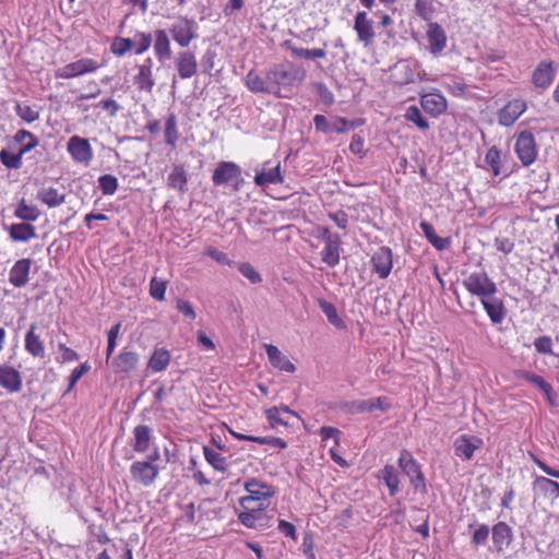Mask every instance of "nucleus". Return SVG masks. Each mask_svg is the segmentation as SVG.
<instances>
[{
  "label": "nucleus",
  "mask_w": 559,
  "mask_h": 559,
  "mask_svg": "<svg viewBox=\"0 0 559 559\" xmlns=\"http://www.w3.org/2000/svg\"><path fill=\"white\" fill-rule=\"evenodd\" d=\"M67 151L75 163L90 165L94 154L93 148L87 139L73 135L67 143Z\"/></svg>",
  "instance_id": "obj_7"
},
{
  "label": "nucleus",
  "mask_w": 559,
  "mask_h": 559,
  "mask_svg": "<svg viewBox=\"0 0 559 559\" xmlns=\"http://www.w3.org/2000/svg\"><path fill=\"white\" fill-rule=\"evenodd\" d=\"M515 153L523 164L530 166L537 156V147L533 133L531 131H522L515 142Z\"/></svg>",
  "instance_id": "obj_5"
},
{
  "label": "nucleus",
  "mask_w": 559,
  "mask_h": 559,
  "mask_svg": "<svg viewBox=\"0 0 559 559\" xmlns=\"http://www.w3.org/2000/svg\"><path fill=\"white\" fill-rule=\"evenodd\" d=\"M238 271L252 284H259L262 282V276L249 262L239 263Z\"/></svg>",
  "instance_id": "obj_55"
},
{
  "label": "nucleus",
  "mask_w": 559,
  "mask_h": 559,
  "mask_svg": "<svg viewBox=\"0 0 559 559\" xmlns=\"http://www.w3.org/2000/svg\"><path fill=\"white\" fill-rule=\"evenodd\" d=\"M203 454L206 462L218 472H226L228 468L227 460L225 456L221 455L218 452L214 451L207 445L203 447Z\"/></svg>",
  "instance_id": "obj_44"
},
{
  "label": "nucleus",
  "mask_w": 559,
  "mask_h": 559,
  "mask_svg": "<svg viewBox=\"0 0 559 559\" xmlns=\"http://www.w3.org/2000/svg\"><path fill=\"white\" fill-rule=\"evenodd\" d=\"M134 46V41L131 38H117L111 45V52L116 56H123L130 51Z\"/></svg>",
  "instance_id": "obj_56"
},
{
  "label": "nucleus",
  "mask_w": 559,
  "mask_h": 559,
  "mask_svg": "<svg viewBox=\"0 0 559 559\" xmlns=\"http://www.w3.org/2000/svg\"><path fill=\"white\" fill-rule=\"evenodd\" d=\"M131 39L134 41L136 55L144 53L152 45V36L148 33L139 32Z\"/></svg>",
  "instance_id": "obj_54"
},
{
  "label": "nucleus",
  "mask_w": 559,
  "mask_h": 559,
  "mask_svg": "<svg viewBox=\"0 0 559 559\" xmlns=\"http://www.w3.org/2000/svg\"><path fill=\"white\" fill-rule=\"evenodd\" d=\"M216 52L212 49H206L201 58V67L204 73H210L215 66Z\"/></svg>",
  "instance_id": "obj_64"
},
{
  "label": "nucleus",
  "mask_w": 559,
  "mask_h": 559,
  "mask_svg": "<svg viewBox=\"0 0 559 559\" xmlns=\"http://www.w3.org/2000/svg\"><path fill=\"white\" fill-rule=\"evenodd\" d=\"M154 51L159 62L170 59V40L165 29L155 32Z\"/></svg>",
  "instance_id": "obj_34"
},
{
  "label": "nucleus",
  "mask_w": 559,
  "mask_h": 559,
  "mask_svg": "<svg viewBox=\"0 0 559 559\" xmlns=\"http://www.w3.org/2000/svg\"><path fill=\"white\" fill-rule=\"evenodd\" d=\"M179 131L177 124V117L174 112H170L165 120L164 139L165 143L175 148L179 140Z\"/></svg>",
  "instance_id": "obj_42"
},
{
  "label": "nucleus",
  "mask_w": 559,
  "mask_h": 559,
  "mask_svg": "<svg viewBox=\"0 0 559 559\" xmlns=\"http://www.w3.org/2000/svg\"><path fill=\"white\" fill-rule=\"evenodd\" d=\"M284 46L292 52L294 57L304 59H321L324 58L326 52L320 48L305 49L296 47L290 40H285Z\"/></svg>",
  "instance_id": "obj_43"
},
{
  "label": "nucleus",
  "mask_w": 559,
  "mask_h": 559,
  "mask_svg": "<svg viewBox=\"0 0 559 559\" xmlns=\"http://www.w3.org/2000/svg\"><path fill=\"white\" fill-rule=\"evenodd\" d=\"M341 251V237L334 238L325 242L321 252L322 261L331 267H334L340 262Z\"/></svg>",
  "instance_id": "obj_36"
},
{
  "label": "nucleus",
  "mask_w": 559,
  "mask_h": 559,
  "mask_svg": "<svg viewBox=\"0 0 559 559\" xmlns=\"http://www.w3.org/2000/svg\"><path fill=\"white\" fill-rule=\"evenodd\" d=\"M39 215V210L36 206L26 204L24 199L21 200L14 211V216L24 222H35Z\"/></svg>",
  "instance_id": "obj_45"
},
{
  "label": "nucleus",
  "mask_w": 559,
  "mask_h": 559,
  "mask_svg": "<svg viewBox=\"0 0 559 559\" xmlns=\"http://www.w3.org/2000/svg\"><path fill=\"white\" fill-rule=\"evenodd\" d=\"M426 36L429 51L435 56L441 53L445 48L448 40L447 34L442 26L436 22L428 23Z\"/></svg>",
  "instance_id": "obj_14"
},
{
  "label": "nucleus",
  "mask_w": 559,
  "mask_h": 559,
  "mask_svg": "<svg viewBox=\"0 0 559 559\" xmlns=\"http://www.w3.org/2000/svg\"><path fill=\"white\" fill-rule=\"evenodd\" d=\"M379 478L383 480L385 486L389 488L391 497H394L400 491V478L397 471L393 465H385L381 471Z\"/></svg>",
  "instance_id": "obj_40"
},
{
  "label": "nucleus",
  "mask_w": 559,
  "mask_h": 559,
  "mask_svg": "<svg viewBox=\"0 0 559 559\" xmlns=\"http://www.w3.org/2000/svg\"><path fill=\"white\" fill-rule=\"evenodd\" d=\"M132 479L144 487L151 486L159 474V467L151 462L135 461L130 466Z\"/></svg>",
  "instance_id": "obj_9"
},
{
  "label": "nucleus",
  "mask_w": 559,
  "mask_h": 559,
  "mask_svg": "<svg viewBox=\"0 0 559 559\" xmlns=\"http://www.w3.org/2000/svg\"><path fill=\"white\" fill-rule=\"evenodd\" d=\"M404 117L407 121L413 122L420 130L425 131L429 129L428 120L423 116L420 109L417 106H409L406 109Z\"/></svg>",
  "instance_id": "obj_48"
},
{
  "label": "nucleus",
  "mask_w": 559,
  "mask_h": 559,
  "mask_svg": "<svg viewBox=\"0 0 559 559\" xmlns=\"http://www.w3.org/2000/svg\"><path fill=\"white\" fill-rule=\"evenodd\" d=\"M167 282L153 277L150 283V294L156 300H164Z\"/></svg>",
  "instance_id": "obj_57"
},
{
  "label": "nucleus",
  "mask_w": 559,
  "mask_h": 559,
  "mask_svg": "<svg viewBox=\"0 0 559 559\" xmlns=\"http://www.w3.org/2000/svg\"><path fill=\"white\" fill-rule=\"evenodd\" d=\"M527 106L523 99L515 98L508 102L499 111H498V121L499 124L503 127H511L514 122L520 118L522 114L525 112Z\"/></svg>",
  "instance_id": "obj_12"
},
{
  "label": "nucleus",
  "mask_w": 559,
  "mask_h": 559,
  "mask_svg": "<svg viewBox=\"0 0 559 559\" xmlns=\"http://www.w3.org/2000/svg\"><path fill=\"white\" fill-rule=\"evenodd\" d=\"M99 68L97 61L91 58H82L63 66L56 71L58 79H72L86 73H93Z\"/></svg>",
  "instance_id": "obj_8"
},
{
  "label": "nucleus",
  "mask_w": 559,
  "mask_h": 559,
  "mask_svg": "<svg viewBox=\"0 0 559 559\" xmlns=\"http://www.w3.org/2000/svg\"><path fill=\"white\" fill-rule=\"evenodd\" d=\"M90 370V365L84 362L79 367L74 368L69 378L68 391L72 390L76 382Z\"/></svg>",
  "instance_id": "obj_63"
},
{
  "label": "nucleus",
  "mask_w": 559,
  "mask_h": 559,
  "mask_svg": "<svg viewBox=\"0 0 559 559\" xmlns=\"http://www.w3.org/2000/svg\"><path fill=\"white\" fill-rule=\"evenodd\" d=\"M513 542L512 527L506 522H498L492 527V543L498 552H502L510 547Z\"/></svg>",
  "instance_id": "obj_24"
},
{
  "label": "nucleus",
  "mask_w": 559,
  "mask_h": 559,
  "mask_svg": "<svg viewBox=\"0 0 559 559\" xmlns=\"http://www.w3.org/2000/svg\"><path fill=\"white\" fill-rule=\"evenodd\" d=\"M364 123L361 119L347 120L343 117H336L332 122V132L344 133L348 130L356 129Z\"/></svg>",
  "instance_id": "obj_51"
},
{
  "label": "nucleus",
  "mask_w": 559,
  "mask_h": 559,
  "mask_svg": "<svg viewBox=\"0 0 559 559\" xmlns=\"http://www.w3.org/2000/svg\"><path fill=\"white\" fill-rule=\"evenodd\" d=\"M373 271L380 278H386L393 266L392 251L389 247H380L371 257Z\"/></svg>",
  "instance_id": "obj_17"
},
{
  "label": "nucleus",
  "mask_w": 559,
  "mask_h": 559,
  "mask_svg": "<svg viewBox=\"0 0 559 559\" xmlns=\"http://www.w3.org/2000/svg\"><path fill=\"white\" fill-rule=\"evenodd\" d=\"M319 307L332 325L336 328H345L344 321L340 318L337 310L333 304L325 300H320Z\"/></svg>",
  "instance_id": "obj_46"
},
{
  "label": "nucleus",
  "mask_w": 559,
  "mask_h": 559,
  "mask_svg": "<svg viewBox=\"0 0 559 559\" xmlns=\"http://www.w3.org/2000/svg\"><path fill=\"white\" fill-rule=\"evenodd\" d=\"M0 162L8 169H20L23 160L17 153H12L8 148L0 151Z\"/></svg>",
  "instance_id": "obj_49"
},
{
  "label": "nucleus",
  "mask_w": 559,
  "mask_h": 559,
  "mask_svg": "<svg viewBox=\"0 0 559 559\" xmlns=\"http://www.w3.org/2000/svg\"><path fill=\"white\" fill-rule=\"evenodd\" d=\"M420 105L423 109L432 117L440 116L448 107L445 97L439 92L423 94Z\"/></svg>",
  "instance_id": "obj_20"
},
{
  "label": "nucleus",
  "mask_w": 559,
  "mask_h": 559,
  "mask_svg": "<svg viewBox=\"0 0 559 559\" xmlns=\"http://www.w3.org/2000/svg\"><path fill=\"white\" fill-rule=\"evenodd\" d=\"M205 254L221 265H233V261L228 258V255L213 246H210L205 249Z\"/></svg>",
  "instance_id": "obj_59"
},
{
  "label": "nucleus",
  "mask_w": 559,
  "mask_h": 559,
  "mask_svg": "<svg viewBox=\"0 0 559 559\" xmlns=\"http://www.w3.org/2000/svg\"><path fill=\"white\" fill-rule=\"evenodd\" d=\"M519 377L537 386L545 395H549L551 392V385L543 377L534 372L523 370L519 372Z\"/></svg>",
  "instance_id": "obj_47"
},
{
  "label": "nucleus",
  "mask_w": 559,
  "mask_h": 559,
  "mask_svg": "<svg viewBox=\"0 0 559 559\" xmlns=\"http://www.w3.org/2000/svg\"><path fill=\"white\" fill-rule=\"evenodd\" d=\"M153 438V430L147 425H138L133 429V450L138 453H144L148 450Z\"/></svg>",
  "instance_id": "obj_31"
},
{
  "label": "nucleus",
  "mask_w": 559,
  "mask_h": 559,
  "mask_svg": "<svg viewBox=\"0 0 559 559\" xmlns=\"http://www.w3.org/2000/svg\"><path fill=\"white\" fill-rule=\"evenodd\" d=\"M555 79V68L551 61H542L532 74V83L537 88H547Z\"/></svg>",
  "instance_id": "obj_25"
},
{
  "label": "nucleus",
  "mask_w": 559,
  "mask_h": 559,
  "mask_svg": "<svg viewBox=\"0 0 559 559\" xmlns=\"http://www.w3.org/2000/svg\"><path fill=\"white\" fill-rule=\"evenodd\" d=\"M176 68L178 75L182 80L192 78L198 72V61L195 53L191 50H182L176 57Z\"/></svg>",
  "instance_id": "obj_16"
},
{
  "label": "nucleus",
  "mask_w": 559,
  "mask_h": 559,
  "mask_svg": "<svg viewBox=\"0 0 559 559\" xmlns=\"http://www.w3.org/2000/svg\"><path fill=\"white\" fill-rule=\"evenodd\" d=\"M349 407L352 413L385 412L391 407V402L386 396H378L369 400L354 401Z\"/></svg>",
  "instance_id": "obj_19"
},
{
  "label": "nucleus",
  "mask_w": 559,
  "mask_h": 559,
  "mask_svg": "<svg viewBox=\"0 0 559 559\" xmlns=\"http://www.w3.org/2000/svg\"><path fill=\"white\" fill-rule=\"evenodd\" d=\"M15 112L26 123H33L39 119V112L37 110H34L31 106L21 103H16Z\"/></svg>",
  "instance_id": "obj_52"
},
{
  "label": "nucleus",
  "mask_w": 559,
  "mask_h": 559,
  "mask_svg": "<svg viewBox=\"0 0 559 559\" xmlns=\"http://www.w3.org/2000/svg\"><path fill=\"white\" fill-rule=\"evenodd\" d=\"M98 186L103 194L111 195L118 189V179L112 175H103L98 178Z\"/></svg>",
  "instance_id": "obj_53"
},
{
  "label": "nucleus",
  "mask_w": 559,
  "mask_h": 559,
  "mask_svg": "<svg viewBox=\"0 0 559 559\" xmlns=\"http://www.w3.org/2000/svg\"><path fill=\"white\" fill-rule=\"evenodd\" d=\"M32 260L28 258L17 260L10 270L9 281L14 287H23L28 283Z\"/></svg>",
  "instance_id": "obj_26"
},
{
  "label": "nucleus",
  "mask_w": 559,
  "mask_h": 559,
  "mask_svg": "<svg viewBox=\"0 0 559 559\" xmlns=\"http://www.w3.org/2000/svg\"><path fill=\"white\" fill-rule=\"evenodd\" d=\"M283 181L280 163L275 166H270V162L264 163L261 170L257 171L254 176V183L259 187L283 183Z\"/></svg>",
  "instance_id": "obj_23"
},
{
  "label": "nucleus",
  "mask_w": 559,
  "mask_h": 559,
  "mask_svg": "<svg viewBox=\"0 0 559 559\" xmlns=\"http://www.w3.org/2000/svg\"><path fill=\"white\" fill-rule=\"evenodd\" d=\"M240 176V168L233 162H219L213 173L215 186L227 185Z\"/></svg>",
  "instance_id": "obj_18"
},
{
  "label": "nucleus",
  "mask_w": 559,
  "mask_h": 559,
  "mask_svg": "<svg viewBox=\"0 0 559 559\" xmlns=\"http://www.w3.org/2000/svg\"><path fill=\"white\" fill-rule=\"evenodd\" d=\"M489 526L486 524L479 525L473 533L472 544L475 547L483 546L487 543L489 537Z\"/></svg>",
  "instance_id": "obj_60"
},
{
  "label": "nucleus",
  "mask_w": 559,
  "mask_h": 559,
  "mask_svg": "<svg viewBox=\"0 0 559 559\" xmlns=\"http://www.w3.org/2000/svg\"><path fill=\"white\" fill-rule=\"evenodd\" d=\"M269 83H271L273 95L281 97L282 87H290L301 83L306 78V71L290 61L273 64L267 70Z\"/></svg>",
  "instance_id": "obj_1"
},
{
  "label": "nucleus",
  "mask_w": 559,
  "mask_h": 559,
  "mask_svg": "<svg viewBox=\"0 0 559 559\" xmlns=\"http://www.w3.org/2000/svg\"><path fill=\"white\" fill-rule=\"evenodd\" d=\"M36 324H32L25 335V349L34 357H44L45 346L39 335L35 333Z\"/></svg>",
  "instance_id": "obj_37"
},
{
  "label": "nucleus",
  "mask_w": 559,
  "mask_h": 559,
  "mask_svg": "<svg viewBox=\"0 0 559 559\" xmlns=\"http://www.w3.org/2000/svg\"><path fill=\"white\" fill-rule=\"evenodd\" d=\"M134 85L139 91H144L146 93H152L153 87L155 85V80L153 76V60L152 58H146L143 63L138 66V73L133 79Z\"/></svg>",
  "instance_id": "obj_15"
},
{
  "label": "nucleus",
  "mask_w": 559,
  "mask_h": 559,
  "mask_svg": "<svg viewBox=\"0 0 559 559\" xmlns=\"http://www.w3.org/2000/svg\"><path fill=\"white\" fill-rule=\"evenodd\" d=\"M23 385L21 373L12 366H0V386L9 393H17Z\"/></svg>",
  "instance_id": "obj_21"
},
{
  "label": "nucleus",
  "mask_w": 559,
  "mask_h": 559,
  "mask_svg": "<svg viewBox=\"0 0 559 559\" xmlns=\"http://www.w3.org/2000/svg\"><path fill=\"white\" fill-rule=\"evenodd\" d=\"M170 362V353L165 348H156L152 353L147 368L152 372H162L164 371Z\"/></svg>",
  "instance_id": "obj_39"
},
{
  "label": "nucleus",
  "mask_w": 559,
  "mask_h": 559,
  "mask_svg": "<svg viewBox=\"0 0 559 559\" xmlns=\"http://www.w3.org/2000/svg\"><path fill=\"white\" fill-rule=\"evenodd\" d=\"M265 416L272 427L276 425L288 426V421L282 417L281 409L276 406L266 409Z\"/></svg>",
  "instance_id": "obj_61"
},
{
  "label": "nucleus",
  "mask_w": 559,
  "mask_h": 559,
  "mask_svg": "<svg viewBox=\"0 0 559 559\" xmlns=\"http://www.w3.org/2000/svg\"><path fill=\"white\" fill-rule=\"evenodd\" d=\"M245 489L249 495L241 497L239 500V503L243 510H249L251 509L253 502L266 500L274 495L270 486L260 483L257 479L248 480L245 484Z\"/></svg>",
  "instance_id": "obj_6"
},
{
  "label": "nucleus",
  "mask_w": 559,
  "mask_h": 559,
  "mask_svg": "<svg viewBox=\"0 0 559 559\" xmlns=\"http://www.w3.org/2000/svg\"><path fill=\"white\" fill-rule=\"evenodd\" d=\"M419 227L429 243L433 246L438 251H443L450 247L451 239L449 237H439L430 223L423 221L420 222Z\"/></svg>",
  "instance_id": "obj_35"
},
{
  "label": "nucleus",
  "mask_w": 559,
  "mask_h": 559,
  "mask_svg": "<svg viewBox=\"0 0 559 559\" xmlns=\"http://www.w3.org/2000/svg\"><path fill=\"white\" fill-rule=\"evenodd\" d=\"M238 519L242 525L249 528H258L263 526V514L261 513V504L257 508L251 506V509L245 510L238 515Z\"/></svg>",
  "instance_id": "obj_41"
},
{
  "label": "nucleus",
  "mask_w": 559,
  "mask_h": 559,
  "mask_svg": "<svg viewBox=\"0 0 559 559\" xmlns=\"http://www.w3.org/2000/svg\"><path fill=\"white\" fill-rule=\"evenodd\" d=\"M354 29L357 33L358 40L368 47L372 44L376 36L373 31V22L368 17L367 12H357L354 21Z\"/></svg>",
  "instance_id": "obj_13"
},
{
  "label": "nucleus",
  "mask_w": 559,
  "mask_h": 559,
  "mask_svg": "<svg viewBox=\"0 0 559 559\" xmlns=\"http://www.w3.org/2000/svg\"><path fill=\"white\" fill-rule=\"evenodd\" d=\"M37 199L49 207H57L64 203L66 195L57 188L43 187L37 192Z\"/></svg>",
  "instance_id": "obj_38"
},
{
  "label": "nucleus",
  "mask_w": 559,
  "mask_h": 559,
  "mask_svg": "<svg viewBox=\"0 0 559 559\" xmlns=\"http://www.w3.org/2000/svg\"><path fill=\"white\" fill-rule=\"evenodd\" d=\"M415 12L424 21L432 22L435 7L431 0H415Z\"/></svg>",
  "instance_id": "obj_50"
},
{
  "label": "nucleus",
  "mask_w": 559,
  "mask_h": 559,
  "mask_svg": "<svg viewBox=\"0 0 559 559\" xmlns=\"http://www.w3.org/2000/svg\"><path fill=\"white\" fill-rule=\"evenodd\" d=\"M534 346L539 354H552V341L550 336H539L534 341Z\"/></svg>",
  "instance_id": "obj_62"
},
{
  "label": "nucleus",
  "mask_w": 559,
  "mask_h": 559,
  "mask_svg": "<svg viewBox=\"0 0 559 559\" xmlns=\"http://www.w3.org/2000/svg\"><path fill=\"white\" fill-rule=\"evenodd\" d=\"M140 356L129 347H124L111 361L115 373H131L136 370Z\"/></svg>",
  "instance_id": "obj_11"
},
{
  "label": "nucleus",
  "mask_w": 559,
  "mask_h": 559,
  "mask_svg": "<svg viewBox=\"0 0 559 559\" xmlns=\"http://www.w3.org/2000/svg\"><path fill=\"white\" fill-rule=\"evenodd\" d=\"M464 287L474 296L481 299L493 296L497 293V285L489 278L485 271L471 273L464 281Z\"/></svg>",
  "instance_id": "obj_3"
},
{
  "label": "nucleus",
  "mask_w": 559,
  "mask_h": 559,
  "mask_svg": "<svg viewBox=\"0 0 559 559\" xmlns=\"http://www.w3.org/2000/svg\"><path fill=\"white\" fill-rule=\"evenodd\" d=\"M533 491L545 498L556 500L559 498V483L548 477L536 476L532 484Z\"/></svg>",
  "instance_id": "obj_28"
},
{
  "label": "nucleus",
  "mask_w": 559,
  "mask_h": 559,
  "mask_svg": "<svg viewBox=\"0 0 559 559\" xmlns=\"http://www.w3.org/2000/svg\"><path fill=\"white\" fill-rule=\"evenodd\" d=\"M399 466L408 476L411 484L417 491L426 492L427 486L420 465L405 449L400 452Z\"/></svg>",
  "instance_id": "obj_2"
},
{
  "label": "nucleus",
  "mask_w": 559,
  "mask_h": 559,
  "mask_svg": "<svg viewBox=\"0 0 559 559\" xmlns=\"http://www.w3.org/2000/svg\"><path fill=\"white\" fill-rule=\"evenodd\" d=\"M167 186L180 193L188 191V174L183 165H174L167 177Z\"/></svg>",
  "instance_id": "obj_32"
},
{
  "label": "nucleus",
  "mask_w": 559,
  "mask_h": 559,
  "mask_svg": "<svg viewBox=\"0 0 559 559\" xmlns=\"http://www.w3.org/2000/svg\"><path fill=\"white\" fill-rule=\"evenodd\" d=\"M197 23L186 16H179L170 26L169 32L173 39L182 48H187L190 43L198 37Z\"/></svg>",
  "instance_id": "obj_4"
},
{
  "label": "nucleus",
  "mask_w": 559,
  "mask_h": 559,
  "mask_svg": "<svg viewBox=\"0 0 559 559\" xmlns=\"http://www.w3.org/2000/svg\"><path fill=\"white\" fill-rule=\"evenodd\" d=\"M9 235L13 241L27 242L36 237V228L27 222L15 223L9 227Z\"/></svg>",
  "instance_id": "obj_33"
},
{
  "label": "nucleus",
  "mask_w": 559,
  "mask_h": 559,
  "mask_svg": "<svg viewBox=\"0 0 559 559\" xmlns=\"http://www.w3.org/2000/svg\"><path fill=\"white\" fill-rule=\"evenodd\" d=\"M485 162L490 166L496 176L500 174V151L496 146L487 151Z\"/></svg>",
  "instance_id": "obj_58"
},
{
  "label": "nucleus",
  "mask_w": 559,
  "mask_h": 559,
  "mask_svg": "<svg viewBox=\"0 0 559 559\" xmlns=\"http://www.w3.org/2000/svg\"><path fill=\"white\" fill-rule=\"evenodd\" d=\"M245 84L252 93H264L273 95L271 83H269L267 71L265 76L261 78L255 70H250L245 79Z\"/></svg>",
  "instance_id": "obj_30"
},
{
  "label": "nucleus",
  "mask_w": 559,
  "mask_h": 559,
  "mask_svg": "<svg viewBox=\"0 0 559 559\" xmlns=\"http://www.w3.org/2000/svg\"><path fill=\"white\" fill-rule=\"evenodd\" d=\"M481 305L493 324L501 323L507 314L501 299L493 296H487L481 299Z\"/></svg>",
  "instance_id": "obj_29"
},
{
  "label": "nucleus",
  "mask_w": 559,
  "mask_h": 559,
  "mask_svg": "<svg viewBox=\"0 0 559 559\" xmlns=\"http://www.w3.org/2000/svg\"><path fill=\"white\" fill-rule=\"evenodd\" d=\"M418 63L411 60H400L392 67V79L395 84L407 85L419 79Z\"/></svg>",
  "instance_id": "obj_10"
},
{
  "label": "nucleus",
  "mask_w": 559,
  "mask_h": 559,
  "mask_svg": "<svg viewBox=\"0 0 559 559\" xmlns=\"http://www.w3.org/2000/svg\"><path fill=\"white\" fill-rule=\"evenodd\" d=\"M264 348L269 361L274 368L288 373L295 372V365L275 345L265 344Z\"/></svg>",
  "instance_id": "obj_27"
},
{
  "label": "nucleus",
  "mask_w": 559,
  "mask_h": 559,
  "mask_svg": "<svg viewBox=\"0 0 559 559\" xmlns=\"http://www.w3.org/2000/svg\"><path fill=\"white\" fill-rule=\"evenodd\" d=\"M481 445V439L462 435L454 442L455 455L465 461H469L474 456V452Z\"/></svg>",
  "instance_id": "obj_22"
}]
</instances>
